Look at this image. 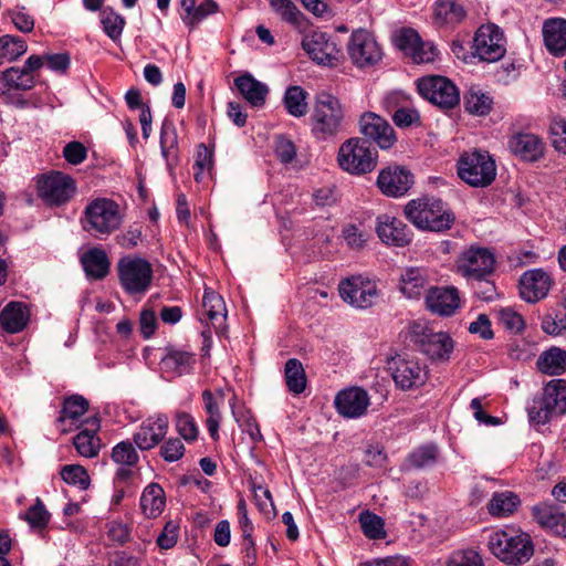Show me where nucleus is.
Instances as JSON below:
<instances>
[{"mask_svg": "<svg viewBox=\"0 0 566 566\" xmlns=\"http://www.w3.org/2000/svg\"><path fill=\"white\" fill-rule=\"evenodd\" d=\"M448 566H483L480 554L473 549L458 551L452 554Z\"/></svg>", "mask_w": 566, "mask_h": 566, "instance_id": "nucleus-61", "label": "nucleus"}, {"mask_svg": "<svg viewBox=\"0 0 566 566\" xmlns=\"http://www.w3.org/2000/svg\"><path fill=\"white\" fill-rule=\"evenodd\" d=\"M395 384L402 390L422 386L427 380V368L415 356L396 355L388 361Z\"/></svg>", "mask_w": 566, "mask_h": 566, "instance_id": "nucleus-14", "label": "nucleus"}, {"mask_svg": "<svg viewBox=\"0 0 566 566\" xmlns=\"http://www.w3.org/2000/svg\"><path fill=\"white\" fill-rule=\"evenodd\" d=\"M30 312L22 302H9L0 313V326L9 334H15L24 329L29 322Z\"/></svg>", "mask_w": 566, "mask_h": 566, "instance_id": "nucleus-33", "label": "nucleus"}, {"mask_svg": "<svg viewBox=\"0 0 566 566\" xmlns=\"http://www.w3.org/2000/svg\"><path fill=\"white\" fill-rule=\"evenodd\" d=\"M377 151L360 138H350L342 144L337 160L340 168L349 174L364 175L376 166Z\"/></svg>", "mask_w": 566, "mask_h": 566, "instance_id": "nucleus-11", "label": "nucleus"}, {"mask_svg": "<svg viewBox=\"0 0 566 566\" xmlns=\"http://www.w3.org/2000/svg\"><path fill=\"white\" fill-rule=\"evenodd\" d=\"M360 525L364 534L371 539H380L386 536L384 530V521L371 513H361L359 516Z\"/></svg>", "mask_w": 566, "mask_h": 566, "instance_id": "nucleus-54", "label": "nucleus"}, {"mask_svg": "<svg viewBox=\"0 0 566 566\" xmlns=\"http://www.w3.org/2000/svg\"><path fill=\"white\" fill-rule=\"evenodd\" d=\"M101 22L105 33L113 41H117L120 38L125 27V19L120 14L112 10H104L101 13Z\"/></svg>", "mask_w": 566, "mask_h": 566, "instance_id": "nucleus-52", "label": "nucleus"}, {"mask_svg": "<svg viewBox=\"0 0 566 566\" xmlns=\"http://www.w3.org/2000/svg\"><path fill=\"white\" fill-rule=\"evenodd\" d=\"M490 552L502 563L520 566L534 555V544L527 533L514 530H494L488 536Z\"/></svg>", "mask_w": 566, "mask_h": 566, "instance_id": "nucleus-1", "label": "nucleus"}, {"mask_svg": "<svg viewBox=\"0 0 566 566\" xmlns=\"http://www.w3.org/2000/svg\"><path fill=\"white\" fill-rule=\"evenodd\" d=\"M551 134L554 148L566 155V119L554 118L551 124Z\"/></svg>", "mask_w": 566, "mask_h": 566, "instance_id": "nucleus-63", "label": "nucleus"}, {"mask_svg": "<svg viewBox=\"0 0 566 566\" xmlns=\"http://www.w3.org/2000/svg\"><path fill=\"white\" fill-rule=\"evenodd\" d=\"M458 175L471 187L483 188L496 177V165L488 151L464 153L458 160Z\"/></svg>", "mask_w": 566, "mask_h": 566, "instance_id": "nucleus-8", "label": "nucleus"}, {"mask_svg": "<svg viewBox=\"0 0 566 566\" xmlns=\"http://www.w3.org/2000/svg\"><path fill=\"white\" fill-rule=\"evenodd\" d=\"M82 266L87 276L103 279L109 272V260L106 252L101 248H92L81 256Z\"/></svg>", "mask_w": 566, "mask_h": 566, "instance_id": "nucleus-37", "label": "nucleus"}, {"mask_svg": "<svg viewBox=\"0 0 566 566\" xmlns=\"http://www.w3.org/2000/svg\"><path fill=\"white\" fill-rule=\"evenodd\" d=\"M553 285L551 274L543 269L524 272L520 279V295L527 303H537L545 298Z\"/></svg>", "mask_w": 566, "mask_h": 566, "instance_id": "nucleus-22", "label": "nucleus"}, {"mask_svg": "<svg viewBox=\"0 0 566 566\" xmlns=\"http://www.w3.org/2000/svg\"><path fill=\"white\" fill-rule=\"evenodd\" d=\"M418 90L424 98L443 108H452L460 101L455 85L443 76H429L419 80Z\"/></svg>", "mask_w": 566, "mask_h": 566, "instance_id": "nucleus-18", "label": "nucleus"}, {"mask_svg": "<svg viewBox=\"0 0 566 566\" xmlns=\"http://www.w3.org/2000/svg\"><path fill=\"white\" fill-rule=\"evenodd\" d=\"M495 262V256L489 248L473 244L458 255L455 269L467 281L480 282L493 273Z\"/></svg>", "mask_w": 566, "mask_h": 566, "instance_id": "nucleus-10", "label": "nucleus"}, {"mask_svg": "<svg viewBox=\"0 0 566 566\" xmlns=\"http://www.w3.org/2000/svg\"><path fill=\"white\" fill-rule=\"evenodd\" d=\"M202 401L203 409L207 415L206 427L212 440L217 441L219 440V427L222 420V415L220 411L222 395L217 398L210 390H205L202 392Z\"/></svg>", "mask_w": 566, "mask_h": 566, "instance_id": "nucleus-40", "label": "nucleus"}, {"mask_svg": "<svg viewBox=\"0 0 566 566\" xmlns=\"http://www.w3.org/2000/svg\"><path fill=\"white\" fill-rule=\"evenodd\" d=\"M3 78L7 84V91L18 90L28 91L34 86V77L28 70L10 67L3 72Z\"/></svg>", "mask_w": 566, "mask_h": 566, "instance_id": "nucleus-45", "label": "nucleus"}, {"mask_svg": "<svg viewBox=\"0 0 566 566\" xmlns=\"http://www.w3.org/2000/svg\"><path fill=\"white\" fill-rule=\"evenodd\" d=\"M160 358L159 367L168 378L188 375L196 364L195 354L177 347H167Z\"/></svg>", "mask_w": 566, "mask_h": 566, "instance_id": "nucleus-28", "label": "nucleus"}, {"mask_svg": "<svg viewBox=\"0 0 566 566\" xmlns=\"http://www.w3.org/2000/svg\"><path fill=\"white\" fill-rule=\"evenodd\" d=\"M82 222L84 230L96 238L107 237L122 224L118 205L109 199H95L85 208Z\"/></svg>", "mask_w": 566, "mask_h": 566, "instance_id": "nucleus-6", "label": "nucleus"}, {"mask_svg": "<svg viewBox=\"0 0 566 566\" xmlns=\"http://www.w3.org/2000/svg\"><path fill=\"white\" fill-rule=\"evenodd\" d=\"M528 419L532 423L544 424L555 415L566 412V380L553 379L548 381L539 397L532 400L527 407Z\"/></svg>", "mask_w": 566, "mask_h": 566, "instance_id": "nucleus-5", "label": "nucleus"}, {"mask_svg": "<svg viewBox=\"0 0 566 566\" xmlns=\"http://www.w3.org/2000/svg\"><path fill=\"white\" fill-rule=\"evenodd\" d=\"M337 290L342 301L356 310L370 308L380 298L377 282L360 274L340 280Z\"/></svg>", "mask_w": 566, "mask_h": 566, "instance_id": "nucleus-9", "label": "nucleus"}, {"mask_svg": "<svg viewBox=\"0 0 566 566\" xmlns=\"http://www.w3.org/2000/svg\"><path fill=\"white\" fill-rule=\"evenodd\" d=\"M38 196L49 206H61L72 199L76 191L74 179L61 171L41 175L36 180Z\"/></svg>", "mask_w": 566, "mask_h": 566, "instance_id": "nucleus-12", "label": "nucleus"}, {"mask_svg": "<svg viewBox=\"0 0 566 566\" xmlns=\"http://www.w3.org/2000/svg\"><path fill=\"white\" fill-rule=\"evenodd\" d=\"M175 426L177 432L187 442H193L199 434V428L195 418L188 412H177L175 418Z\"/></svg>", "mask_w": 566, "mask_h": 566, "instance_id": "nucleus-51", "label": "nucleus"}, {"mask_svg": "<svg viewBox=\"0 0 566 566\" xmlns=\"http://www.w3.org/2000/svg\"><path fill=\"white\" fill-rule=\"evenodd\" d=\"M160 149L164 158L168 159L177 146V134L171 122L164 120L160 128Z\"/></svg>", "mask_w": 566, "mask_h": 566, "instance_id": "nucleus-57", "label": "nucleus"}, {"mask_svg": "<svg viewBox=\"0 0 566 566\" xmlns=\"http://www.w3.org/2000/svg\"><path fill=\"white\" fill-rule=\"evenodd\" d=\"M396 48L408 55L415 63H430L438 56V50L431 42L421 40L417 31L402 28L392 35Z\"/></svg>", "mask_w": 566, "mask_h": 566, "instance_id": "nucleus-16", "label": "nucleus"}, {"mask_svg": "<svg viewBox=\"0 0 566 566\" xmlns=\"http://www.w3.org/2000/svg\"><path fill=\"white\" fill-rule=\"evenodd\" d=\"M370 405L368 392L359 387L339 391L335 397V407L345 418L355 419L364 416Z\"/></svg>", "mask_w": 566, "mask_h": 566, "instance_id": "nucleus-23", "label": "nucleus"}, {"mask_svg": "<svg viewBox=\"0 0 566 566\" xmlns=\"http://www.w3.org/2000/svg\"><path fill=\"white\" fill-rule=\"evenodd\" d=\"M139 505L147 518L158 517L166 505L164 489L158 483L148 484L142 493Z\"/></svg>", "mask_w": 566, "mask_h": 566, "instance_id": "nucleus-36", "label": "nucleus"}, {"mask_svg": "<svg viewBox=\"0 0 566 566\" xmlns=\"http://www.w3.org/2000/svg\"><path fill=\"white\" fill-rule=\"evenodd\" d=\"M203 312L207 321L217 331H221L227 318V307L221 295L211 290H206L202 300Z\"/></svg>", "mask_w": 566, "mask_h": 566, "instance_id": "nucleus-38", "label": "nucleus"}, {"mask_svg": "<svg viewBox=\"0 0 566 566\" xmlns=\"http://www.w3.org/2000/svg\"><path fill=\"white\" fill-rule=\"evenodd\" d=\"M460 304V293L454 286L431 287L426 295L427 308L440 316L453 315Z\"/></svg>", "mask_w": 566, "mask_h": 566, "instance_id": "nucleus-26", "label": "nucleus"}, {"mask_svg": "<svg viewBox=\"0 0 566 566\" xmlns=\"http://www.w3.org/2000/svg\"><path fill=\"white\" fill-rule=\"evenodd\" d=\"M376 232L379 239L388 245L405 247L412 240V232L407 224L390 214L377 217Z\"/></svg>", "mask_w": 566, "mask_h": 566, "instance_id": "nucleus-24", "label": "nucleus"}, {"mask_svg": "<svg viewBox=\"0 0 566 566\" xmlns=\"http://www.w3.org/2000/svg\"><path fill=\"white\" fill-rule=\"evenodd\" d=\"M542 329L548 334L557 336L566 331V313L564 314H552L548 313L543 316L541 323Z\"/></svg>", "mask_w": 566, "mask_h": 566, "instance_id": "nucleus-62", "label": "nucleus"}, {"mask_svg": "<svg viewBox=\"0 0 566 566\" xmlns=\"http://www.w3.org/2000/svg\"><path fill=\"white\" fill-rule=\"evenodd\" d=\"M499 319L506 329L515 334L522 332L525 327L522 315L511 307L500 310Z\"/></svg>", "mask_w": 566, "mask_h": 566, "instance_id": "nucleus-60", "label": "nucleus"}, {"mask_svg": "<svg viewBox=\"0 0 566 566\" xmlns=\"http://www.w3.org/2000/svg\"><path fill=\"white\" fill-rule=\"evenodd\" d=\"M99 424L96 419L92 421V429L80 431L73 439V444L81 457L94 458L101 449V440L96 434Z\"/></svg>", "mask_w": 566, "mask_h": 566, "instance_id": "nucleus-41", "label": "nucleus"}, {"mask_svg": "<svg viewBox=\"0 0 566 566\" xmlns=\"http://www.w3.org/2000/svg\"><path fill=\"white\" fill-rule=\"evenodd\" d=\"M532 515L543 528L566 537V514L556 506L545 503L537 504L533 506Z\"/></svg>", "mask_w": 566, "mask_h": 566, "instance_id": "nucleus-32", "label": "nucleus"}, {"mask_svg": "<svg viewBox=\"0 0 566 566\" xmlns=\"http://www.w3.org/2000/svg\"><path fill=\"white\" fill-rule=\"evenodd\" d=\"M408 338L432 360H447L453 350L448 333L436 332L426 321H415L408 327Z\"/></svg>", "mask_w": 566, "mask_h": 566, "instance_id": "nucleus-4", "label": "nucleus"}, {"mask_svg": "<svg viewBox=\"0 0 566 566\" xmlns=\"http://www.w3.org/2000/svg\"><path fill=\"white\" fill-rule=\"evenodd\" d=\"M88 409V402L82 396H72L64 400L59 422L64 423L67 420L71 423L77 421Z\"/></svg>", "mask_w": 566, "mask_h": 566, "instance_id": "nucleus-46", "label": "nucleus"}, {"mask_svg": "<svg viewBox=\"0 0 566 566\" xmlns=\"http://www.w3.org/2000/svg\"><path fill=\"white\" fill-rule=\"evenodd\" d=\"M311 133L318 140L335 137L345 128V111L340 101L328 93L316 95L310 116Z\"/></svg>", "mask_w": 566, "mask_h": 566, "instance_id": "nucleus-2", "label": "nucleus"}, {"mask_svg": "<svg viewBox=\"0 0 566 566\" xmlns=\"http://www.w3.org/2000/svg\"><path fill=\"white\" fill-rule=\"evenodd\" d=\"M62 479L67 483L86 490L90 486V476L87 471L78 464H67L61 470Z\"/></svg>", "mask_w": 566, "mask_h": 566, "instance_id": "nucleus-53", "label": "nucleus"}, {"mask_svg": "<svg viewBox=\"0 0 566 566\" xmlns=\"http://www.w3.org/2000/svg\"><path fill=\"white\" fill-rule=\"evenodd\" d=\"M169 429L168 417L157 413L146 418L133 434V442L142 451L154 449L166 437Z\"/></svg>", "mask_w": 566, "mask_h": 566, "instance_id": "nucleus-19", "label": "nucleus"}, {"mask_svg": "<svg viewBox=\"0 0 566 566\" xmlns=\"http://www.w3.org/2000/svg\"><path fill=\"white\" fill-rule=\"evenodd\" d=\"M505 52V38L497 25L488 23L476 30L473 53L481 61L496 62L504 56Z\"/></svg>", "mask_w": 566, "mask_h": 566, "instance_id": "nucleus-15", "label": "nucleus"}, {"mask_svg": "<svg viewBox=\"0 0 566 566\" xmlns=\"http://www.w3.org/2000/svg\"><path fill=\"white\" fill-rule=\"evenodd\" d=\"M112 461L117 465L114 484L128 483L135 475V468L139 462V454L129 440L118 442L112 448Z\"/></svg>", "mask_w": 566, "mask_h": 566, "instance_id": "nucleus-20", "label": "nucleus"}, {"mask_svg": "<svg viewBox=\"0 0 566 566\" xmlns=\"http://www.w3.org/2000/svg\"><path fill=\"white\" fill-rule=\"evenodd\" d=\"M122 289L129 295H143L153 281L151 264L140 256L125 255L116 265Z\"/></svg>", "mask_w": 566, "mask_h": 566, "instance_id": "nucleus-7", "label": "nucleus"}, {"mask_svg": "<svg viewBox=\"0 0 566 566\" xmlns=\"http://www.w3.org/2000/svg\"><path fill=\"white\" fill-rule=\"evenodd\" d=\"M212 150L205 144L197 147L193 163V177L197 182H202L205 178L210 175L212 169Z\"/></svg>", "mask_w": 566, "mask_h": 566, "instance_id": "nucleus-47", "label": "nucleus"}, {"mask_svg": "<svg viewBox=\"0 0 566 566\" xmlns=\"http://www.w3.org/2000/svg\"><path fill=\"white\" fill-rule=\"evenodd\" d=\"M387 112L392 113V120L399 128L420 125V115L409 106L408 96L401 92H391L382 101Z\"/></svg>", "mask_w": 566, "mask_h": 566, "instance_id": "nucleus-25", "label": "nucleus"}, {"mask_svg": "<svg viewBox=\"0 0 566 566\" xmlns=\"http://www.w3.org/2000/svg\"><path fill=\"white\" fill-rule=\"evenodd\" d=\"M406 218L418 229L441 232L449 230L454 216L441 199L420 198L405 206Z\"/></svg>", "mask_w": 566, "mask_h": 566, "instance_id": "nucleus-3", "label": "nucleus"}, {"mask_svg": "<svg viewBox=\"0 0 566 566\" xmlns=\"http://www.w3.org/2000/svg\"><path fill=\"white\" fill-rule=\"evenodd\" d=\"M412 184V174L399 166L382 169L377 179L381 192L390 197L403 196Z\"/></svg>", "mask_w": 566, "mask_h": 566, "instance_id": "nucleus-27", "label": "nucleus"}, {"mask_svg": "<svg viewBox=\"0 0 566 566\" xmlns=\"http://www.w3.org/2000/svg\"><path fill=\"white\" fill-rule=\"evenodd\" d=\"M271 7L276 13L280 14L282 20L293 25L301 24L303 15L291 0H271Z\"/></svg>", "mask_w": 566, "mask_h": 566, "instance_id": "nucleus-55", "label": "nucleus"}, {"mask_svg": "<svg viewBox=\"0 0 566 566\" xmlns=\"http://www.w3.org/2000/svg\"><path fill=\"white\" fill-rule=\"evenodd\" d=\"M428 286V276L424 270L408 268L399 281L400 292L408 298H419Z\"/></svg>", "mask_w": 566, "mask_h": 566, "instance_id": "nucleus-35", "label": "nucleus"}, {"mask_svg": "<svg viewBox=\"0 0 566 566\" xmlns=\"http://www.w3.org/2000/svg\"><path fill=\"white\" fill-rule=\"evenodd\" d=\"M284 378L290 392L300 395L305 390L307 380L300 360L291 358L285 363Z\"/></svg>", "mask_w": 566, "mask_h": 566, "instance_id": "nucleus-44", "label": "nucleus"}, {"mask_svg": "<svg viewBox=\"0 0 566 566\" xmlns=\"http://www.w3.org/2000/svg\"><path fill=\"white\" fill-rule=\"evenodd\" d=\"M346 244L353 250H359L364 247L366 238L355 224H346L342 230Z\"/></svg>", "mask_w": 566, "mask_h": 566, "instance_id": "nucleus-64", "label": "nucleus"}, {"mask_svg": "<svg viewBox=\"0 0 566 566\" xmlns=\"http://www.w3.org/2000/svg\"><path fill=\"white\" fill-rule=\"evenodd\" d=\"M307 92L298 85L286 88L283 103L287 113L294 117H303L308 109Z\"/></svg>", "mask_w": 566, "mask_h": 566, "instance_id": "nucleus-43", "label": "nucleus"}, {"mask_svg": "<svg viewBox=\"0 0 566 566\" xmlns=\"http://www.w3.org/2000/svg\"><path fill=\"white\" fill-rule=\"evenodd\" d=\"M8 15L14 27L23 33H29L34 29V19L25 7H15L9 10Z\"/></svg>", "mask_w": 566, "mask_h": 566, "instance_id": "nucleus-59", "label": "nucleus"}, {"mask_svg": "<svg viewBox=\"0 0 566 566\" xmlns=\"http://www.w3.org/2000/svg\"><path fill=\"white\" fill-rule=\"evenodd\" d=\"M438 458V449L433 444L419 447L408 457V463L416 469H423L433 465Z\"/></svg>", "mask_w": 566, "mask_h": 566, "instance_id": "nucleus-49", "label": "nucleus"}, {"mask_svg": "<svg viewBox=\"0 0 566 566\" xmlns=\"http://www.w3.org/2000/svg\"><path fill=\"white\" fill-rule=\"evenodd\" d=\"M467 18V10L459 0H436L432 6V21L440 29H452Z\"/></svg>", "mask_w": 566, "mask_h": 566, "instance_id": "nucleus-29", "label": "nucleus"}, {"mask_svg": "<svg viewBox=\"0 0 566 566\" xmlns=\"http://www.w3.org/2000/svg\"><path fill=\"white\" fill-rule=\"evenodd\" d=\"M543 36L551 53L563 54L566 51V20L562 18L546 20L543 25Z\"/></svg>", "mask_w": 566, "mask_h": 566, "instance_id": "nucleus-34", "label": "nucleus"}, {"mask_svg": "<svg viewBox=\"0 0 566 566\" xmlns=\"http://www.w3.org/2000/svg\"><path fill=\"white\" fill-rule=\"evenodd\" d=\"M25 520L33 528L42 530L46 526L50 514L40 499H36L35 503L27 511Z\"/></svg>", "mask_w": 566, "mask_h": 566, "instance_id": "nucleus-56", "label": "nucleus"}, {"mask_svg": "<svg viewBox=\"0 0 566 566\" xmlns=\"http://www.w3.org/2000/svg\"><path fill=\"white\" fill-rule=\"evenodd\" d=\"M511 151L525 161H536L543 154L545 145L543 140L530 133H520L509 140Z\"/></svg>", "mask_w": 566, "mask_h": 566, "instance_id": "nucleus-30", "label": "nucleus"}, {"mask_svg": "<svg viewBox=\"0 0 566 566\" xmlns=\"http://www.w3.org/2000/svg\"><path fill=\"white\" fill-rule=\"evenodd\" d=\"M302 48L318 65L335 66L339 62L340 51L325 32L313 30L306 33L302 39Z\"/></svg>", "mask_w": 566, "mask_h": 566, "instance_id": "nucleus-17", "label": "nucleus"}, {"mask_svg": "<svg viewBox=\"0 0 566 566\" xmlns=\"http://www.w3.org/2000/svg\"><path fill=\"white\" fill-rule=\"evenodd\" d=\"M27 52V43L17 36L3 35L0 38V59L13 61Z\"/></svg>", "mask_w": 566, "mask_h": 566, "instance_id": "nucleus-50", "label": "nucleus"}, {"mask_svg": "<svg viewBox=\"0 0 566 566\" xmlns=\"http://www.w3.org/2000/svg\"><path fill=\"white\" fill-rule=\"evenodd\" d=\"M160 457L167 462H176L185 454V446L179 438H169L160 446Z\"/></svg>", "mask_w": 566, "mask_h": 566, "instance_id": "nucleus-58", "label": "nucleus"}, {"mask_svg": "<svg viewBox=\"0 0 566 566\" xmlns=\"http://www.w3.org/2000/svg\"><path fill=\"white\" fill-rule=\"evenodd\" d=\"M464 107L470 114L483 116L491 111L492 99L480 91L470 90L464 96Z\"/></svg>", "mask_w": 566, "mask_h": 566, "instance_id": "nucleus-48", "label": "nucleus"}, {"mask_svg": "<svg viewBox=\"0 0 566 566\" xmlns=\"http://www.w3.org/2000/svg\"><path fill=\"white\" fill-rule=\"evenodd\" d=\"M234 85L250 106L255 108L264 106L270 92L265 83L258 81L250 73H244L234 80Z\"/></svg>", "mask_w": 566, "mask_h": 566, "instance_id": "nucleus-31", "label": "nucleus"}, {"mask_svg": "<svg viewBox=\"0 0 566 566\" xmlns=\"http://www.w3.org/2000/svg\"><path fill=\"white\" fill-rule=\"evenodd\" d=\"M536 366L545 375H563L566 371V350L555 346L548 348L539 355Z\"/></svg>", "mask_w": 566, "mask_h": 566, "instance_id": "nucleus-39", "label": "nucleus"}, {"mask_svg": "<svg viewBox=\"0 0 566 566\" xmlns=\"http://www.w3.org/2000/svg\"><path fill=\"white\" fill-rule=\"evenodd\" d=\"M520 503V497L511 491L496 492L489 503V512L492 516H509L514 513Z\"/></svg>", "mask_w": 566, "mask_h": 566, "instance_id": "nucleus-42", "label": "nucleus"}, {"mask_svg": "<svg viewBox=\"0 0 566 566\" xmlns=\"http://www.w3.org/2000/svg\"><path fill=\"white\" fill-rule=\"evenodd\" d=\"M347 54L358 69L376 65L382 57V50L375 36L365 29L354 31L347 42Z\"/></svg>", "mask_w": 566, "mask_h": 566, "instance_id": "nucleus-13", "label": "nucleus"}, {"mask_svg": "<svg viewBox=\"0 0 566 566\" xmlns=\"http://www.w3.org/2000/svg\"><path fill=\"white\" fill-rule=\"evenodd\" d=\"M360 133L373 139L380 148L389 149L397 142L391 125L376 113L367 112L359 119Z\"/></svg>", "mask_w": 566, "mask_h": 566, "instance_id": "nucleus-21", "label": "nucleus"}]
</instances>
